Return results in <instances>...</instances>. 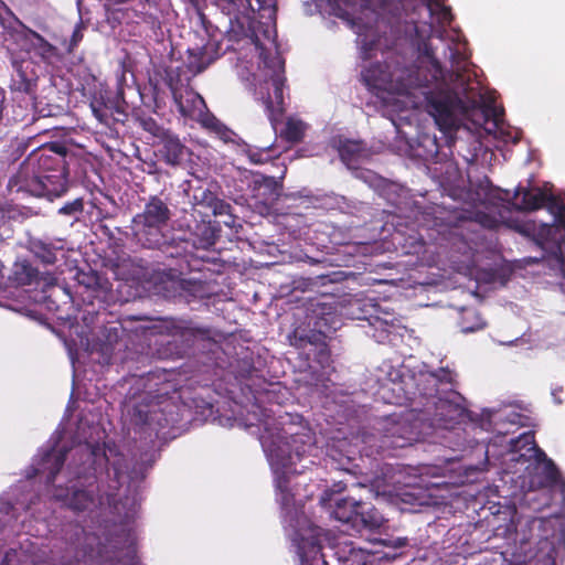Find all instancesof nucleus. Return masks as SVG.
<instances>
[{
	"instance_id": "nucleus-6",
	"label": "nucleus",
	"mask_w": 565,
	"mask_h": 565,
	"mask_svg": "<svg viewBox=\"0 0 565 565\" xmlns=\"http://www.w3.org/2000/svg\"><path fill=\"white\" fill-rule=\"evenodd\" d=\"M512 447L509 461L513 463L512 472L519 476L520 487L524 492L540 489L565 490V481L554 462L533 443L530 433L522 434Z\"/></svg>"
},
{
	"instance_id": "nucleus-25",
	"label": "nucleus",
	"mask_w": 565,
	"mask_h": 565,
	"mask_svg": "<svg viewBox=\"0 0 565 565\" xmlns=\"http://www.w3.org/2000/svg\"><path fill=\"white\" fill-rule=\"evenodd\" d=\"M210 64V61H201L198 58V55L191 52V60L189 62V65L192 70L195 72H202L207 65Z\"/></svg>"
},
{
	"instance_id": "nucleus-2",
	"label": "nucleus",
	"mask_w": 565,
	"mask_h": 565,
	"mask_svg": "<svg viewBox=\"0 0 565 565\" xmlns=\"http://www.w3.org/2000/svg\"><path fill=\"white\" fill-rule=\"evenodd\" d=\"M257 425L263 427L259 439L275 475L279 501L285 512L284 521L288 535L296 546L300 565H327L321 554L327 534L320 527L313 526L299 510L296 505V494L291 493L289 487L290 476L306 468L302 465L299 469L298 462L305 455H311L315 450L316 439L311 428L298 415L280 417L277 422L264 413L263 418H257ZM255 425L254 422L247 424L248 427Z\"/></svg>"
},
{
	"instance_id": "nucleus-21",
	"label": "nucleus",
	"mask_w": 565,
	"mask_h": 565,
	"mask_svg": "<svg viewBox=\"0 0 565 565\" xmlns=\"http://www.w3.org/2000/svg\"><path fill=\"white\" fill-rule=\"evenodd\" d=\"M32 252L45 264H53L56 260V249L41 241L32 243Z\"/></svg>"
},
{
	"instance_id": "nucleus-32",
	"label": "nucleus",
	"mask_w": 565,
	"mask_h": 565,
	"mask_svg": "<svg viewBox=\"0 0 565 565\" xmlns=\"http://www.w3.org/2000/svg\"><path fill=\"white\" fill-rule=\"evenodd\" d=\"M322 503L326 504V505L328 504L329 507H331L332 500L331 499L322 498Z\"/></svg>"
},
{
	"instance_id": "nucleus-29",
	"label": "nucleus",
	"mask_w": 565,
	"mask_h": 565,
	"mask_svg": "<svg viewBox=\"0 0 565 565\" xmlns=\"http://www.w3.org/2000/svg\"><path fill=\"white\" fill-rule=\"evenodd\" d=\"M17 557L15 551H10L6 554L2 565H12L11 562Z\"/></svg>"
},
{
	"instance_id": "nucleus-20",
	"label": "nucleus",
	"mask_w": 565,
	"mask_h": 565,
	"mask_svg": "<svg viewBox=\"0 0 565 565\" xmlns=\"http://www.w3.org/2000/svg\"><path fill=\"white\" fill-rule=\"evenodd\" d=\"M384 522V518L377 510L373 508H366L361 503L360 513L358 516V525L362 524L367 529H377Z\"/></svg>"
},
{
	"instance_id": "nucleus-16",
	"label": "nucleus",
	"mask_w": 565,
	"mask_h": 565,
	"mask_svg": "<svg viewBox=\"0 0 565 565\" xmlns=\"http://www.w3.org/2000/svg\"><path fill=\"white\" fill-rule=\"evenodd\" d=\"M65 455L61 449L53 448L47 452L38 468L39 472H47V480L53 481L55 473L60 470V467L64 462Z\"/></svg>"
},
{
	"instance_id": "nucleus-14",
	"label": "nucleus",
	"mask_w": 565,
	"mask_h": 565,
	"mask_svg": "<svg viewBox=\"0 0 565 565\" xmlns=\"http://www.w3.org/2000/svg\"><path fill=\"white\" fill-rule=\"evenodd\" d=\"M258 184L256 198L262 200L265 204L274 203L280 195V184L275 178L263 177L260 181H256Z\"/></svg>"
},
{
	"instance_id": "nucleus-8",
	"label": "nucleus",
	"mask_w": 565,
	"mask_h": 565,
	"mask_svg": "<svg viewBox=\"0 0 565 565\" xmlns=\"http://www.w3.org/2000/svg\"><path fill=\"white\" fill-rule=\"evenodd\" d=\"M174 100L183 116L190 117L205 127H216V119L207 111L204 99L198 93L192 89L174 92Z\"/></svg>"
},
{
	"instance_id": "nucleus-4",
	"label": "nucleus",
	"mask_w": 565,
	"mask_h": 565,
	"mask_svg": "<svg viewBox=\"0 0 565 565\" xmlns=\"http://www.w3.org/2000/svg\"><path fill=\"white\" fill-rule=\"evenodd\" d=\"M250 46L253 55L245 65L247 79L253 86L255 97L264 104L276 128L274 117L282 110L285 77L275 30H266L263 40L256 35Z\"/></svg>"
},
{
	"instance_id": "nucleus-1",
	"label": "nucleus",
	"mask_w": 565,
	"mask_h": 565,
	"mask_svg": "<svg viewBox=\"0 0 565 565\" xmlns=\"http://www.w3.org/2000/svg\"><path fill=\"white\" fill-rule=\"evenodd\" d=\"M430 23L415 24L418 56L416 62L401 68L394 62L374 63L361 73L365 86L393 110L424 109L445 134L465 126L467 129L483 128L489 135L503 141L518 140V132H507L501 113L495 107L463 106L456 88L475 90L469 86L477 74L460 34H446L445 26L451 21L449 8L440 0L427 4Z\"/></svg>"
},
{
	"instance_id": "nucleus-15",
	"label": "nucleus",
	"mask_w": 565,
	"mask_h": 565,
	"mask_svg": "<svg viewBox=\"0 0 565 565\" xmlns=\"http://www.w3.org/2000/svg\"><path fill=\"white\" fill-rule=\"evenodd\" d=\"M105 460L111 466L115 481L113 486H109L110 489H116L118 484H124L131 480V477L128 476L124 470V461L121 458H117L116 451L111 447H107V450L104 451Z\"/></svg>"
},
{
	"instance_id": "nucleus-9",
	"label": "nucleus",
	"mask_w": 565,
	"mask_h": 565,
	"mask_svg": "<svg viewBox=\"0 0 565 565\" xmlns=\"http://www.w3.org/2000/svg\"><path fill=\"white\" fill-rule=\"evenodd\" d=\"M363 15L367 20L365 23L363 22L362 17H350L349 13H344L342 18L349 22L350 26L358 34L361 50L366 56L369 55V52L373 51L380 45V40H375L376 31L373 30L372 24L375 21V13L373 11L366 10L363 12Z\"/></svg>"
},
{
	"instance_id": "nucleus-23",
	"label": "nucleus",
	"mask_w": 565,
	"mask_h": 565,
	"mask_svg": "<svg viewBox=\"0 0 565 565\" xmlns=\"http://www.w3.org/2000/svg\"><path fill=\"white\" fill-rule=\"evenodd\" d=\"M166 148L168 150V159L171 162L178 161L180 156L182 154L183 147L178 140L170 139L166 143Z\"/></svg>"
},
{
	"instance_id": "nucleus-33",
	"label": "nucleus",
	"mask_w": 565,
	"mask_h": 565,
	"mask_svg": "<svg viewBox=\"0 0 565 565\" xmlns=\"http://www.w3.org/2000/svg\"><path fill=\"white\" fill-rule=\"evenodd\" d=\"M405 544V541L402 539L397 540L396 546H403Z\"/></svg>"
},
{
	"instance_id": "nucleus-5",
	"label": "nucleus",
	"mask_w": 565,
	"mask_h": 565,
	"mask_svg": "<svg viewBox=\"0 0 565 565\" xmlns=\"http://www.w3.org/2000/svg\"><path fill=\"white\" fill-rule=\"evenodd\" d=\"M25 191L50 200L61 196L67 189L64 153L55 146H43L33 151L19 173L9 181V189Z\"/></svg>"
},
{
	"instance_id": "nucleus-22",
	"label": "nucleus",
	"mask_w": 565,
	"mask_h": 565,
	"mask_svg": "<svg viewBox=\"0 0 565 565\" xmlns=\"http://www.w3.org/2000/svg\"><path fill=\"white\" fill-rule=\"evenodd\" d=\"M136 550L130 542L125 548L116 552L115 565H137Z\"/></svg>"
},
{
	"instance_id": "nucleus-26",
	"label": "nucleus",
	"mask_w": 565,
	"mask_h": 565,
	"mask_svg": "<svg viewBox=\"0 0 565 565\" xmlns=\"http://www.w3.org/2000/svg\"><path fill=\"white\" fill-rule=\"evenodd\" d=\"M418 440L416 435H411L408 437L397 436L391 441V446L393 447H405L407 444Z\"/></svg>"
},
{
	"instance_id": "nucleus-18",
	"label": "nucleus",
	"mask_w": 565,
	"mask_h": 565,
	"mask_svg": "<svg viewBox=\"0 0 565 565\" xmlns=\"http://www.w3.org/2000/svg\"><path fill=\"white\" fill-rule=\"evenodd\" d=\"M306 124L296 118L289 117L285 122V128L281 129V135L291 142H297L302 139L306 132Z\"/></svg>"
},
{
	"instance_id": "nucleus-27",
	"label": "nucleus",
	"mask_w": 565,
	"mask_h": 565,
	"mask_svg": "<svg viewBox=\"0 0 565 565\" xmlns=\"http://www.w3.org/2000/svg\"><path fill=\"white\" fill-rule=\"evenodd\" d=\"M83 207L82 205V202L81 201H74L70 204H66L64 205L63 207L60 209V213L62 214H73L75 212H78L81 211Z\"/></svg>"
},
{
	"instance_id": "nucleus-12",
	"label": "nucleus",
	"mask_w": 565,
	"mask_h": 565,
	"mask_svg": "<svg viewBox=\"0 0 565 565\" xmlns=\"http://www.w3.org/2000/svg\"><path fill=\"white\" fill-rule=\"evenodd\" d=\"M333 501V518L343 523L353 522L354 525H358L361 502L352 498L335 499Z\"/></svg>"
},
{
	"instance_id": "nucleus-10",
	"label": "nucleus",
	"mask_w": 565,
	"mask_h": 565,
	"mask_svg": "<svg viewBox=\"0 0 565 565\" xmlns=\"http://www.w3.org/2000/svg\"><path fill=\"white\" fill-rule=\"evenodd\" d=\"M95 489L96 487L93 483H89L84 489L83 484L78 482L72 487V494H63L61 491H57L55 497L75 511L90 510L104 503L102 495H94Z\"/></svg>"
},
{
	"instance_id": "nucleus-13",
	"label": "nucleus",
	"mask_w": 565,
	"mask_h": 565,
	"mask_svg": "<svg viewBox=\"0 0 565 565\" xmlns=\"http://www.w3.org/2000/svg\"><path fill=\"white\" fill-rule=\"evenodd\" d=\"M341 160L349 167L354 168L355 164L367 158V151L359 141L345 140L340 141L338 146Z\"/></svg>"
},
{
	"instance_id": "nucleus-34",
	"label": "nucleus",
	"mask_w": 565,
	"mask_h": 565,
	"mask_svg": "<svg viewBox=\"0 0 565 565\" xmlns=\"http://www.w3.org/2000/svg\"><path fill=\"white\" fill-rule=\"evenodd\" d=\"M554 401L559 404L561 401L558 399V396H556V392H553Z\"/></svg>"
},
{
	"instance_id": "nucleus-11",
	"label": "nucleus",
	"mask_w": 565,
	"mask_h": 565,
	"mask_svg": "<svg viewBox=\"0 0 565 565\" xmlns=\"http://www.w3.org/2000/svg\"><path fill=\"white\" fill-rule=\"evenodd\" d=\"M170 218L168 206L158 198H152L142 213L134 217L137 228L159 230L167 224Z\"/></svg>"
},
{
	"instance_id": "nucleus-31",
	"label": "nucleus",
	"mask_w": 565,
	"mask_h": 565,
	"mask_svg": "<svg viewBox=\"0 0 565 565\" xmlns=\"http://www.w3.org/2000/svg\"><path fill=\"white\" fill-rule=\"evenodd\" d=\"M519 419H520V416L515 413H512L510 416H509V420L510 423L512 424H518L519 423Z\"/></svg>"
},
{
	"instance_id": "nucleus-30",
	"label": "nucleus",
	"mask_w": 565,
	"mask_h": 565,
	"mask_svg": "<svg viewBox=\"0 0 565 565\" xmlns=\"http://www.w3.org/2000/svg\"><path fill=\"white\" fill-rule=\"evenodd\" d=\"M114 495H115L114 493H111V492H107V493H106V501H107V503H109V504H113V503H114V504H115L116 510H117V511H119V508H118L117 503L115 502Z\"/></svg>"
},
{
	"instance_id": "nucleus-17",
	"label": "nucleus",
	"mask_w": 565,
	"mask_h": 565,
	"mask_svg": "<svg viewBox=\"0 0 565 565\" xmlns=\"http://www.w3.org/2000/svg\"><path fill=\"white\" fill-rule=\"evenodd\" d=\"M28 42L30 50L45 62H51L56 55V49L35 32H30Z\"/></svg>"
},
{
	"instance_id": "nucleus-24",
	"label": "nucleus",
	"mask_w": 565,
	"mask_h": 565,
	"mask_svg": "<svg viewBox=\"0 0 565 565\" xmlns=\"http://www.w3.org/2000/svg\"><path fill=\"white\" fill-rule=\"evenodd\" d=\"M98 451H99V448L97 446L93 445L90 441H86L85 445H81L76 449V454H81V455L85 454L87 459H90L92 457H94L96 459L98 456Z\"/></svg>"
},
{
	"instance_id": "nucleus-7",
	"label": "nucleus",
	"mask_w": 565,
	"mask_h": 565,
	"mask_svg": "<svg viewBox=\"0 0 565 565\" xmlns=\"http://www.w3.org/2000/svg\"><path fill=\"white\" fill-rule=\"evenodd\" d=\"M452 382L454 374L448 370H440L438 374L422 373L416 384V390H407L406 394L409 399L416 398L417 395L430 399V403L435 406L437 420L443 422L444 426L447 428L467 417L463 398L459 394L456 392H447L445 397L439 395V388L437 387L439 385H450Z\"/></svg>"
},
{
	"instance_id": "nucleus-19",
	"label": "nucleus",
	"mask_w": 565,
	"mask_h": 565,
	"mask_svg": "<svg viewBox=\"0 0 565 565\" xmlns=\"http://www.w3.org/2000/svg\"><path fill=\"white\" fill-rule=\"evenodd\" d=\"M486 322L473 309H465L460 318V328L463 333L475 332L483 329Z\"/></svg>"
},
{
	"instance_id": "nucleus-28",
	"label": "nucleus",
	"mask_w": 565,
	"mask_h": 565,
	"mask_svg": "<svg viewBox=\"0 0 565 565\" xmlns=\"http://www.w3.org/2000/svg\"><path fill=\"white\" fill-rule=\"evenodd\" d=\"M269 158H270V156L268 153V149L265 151H262V152H250L249 153V159L254 163H263V162L267 161Z\"/></svg>"
},
{
	"instance_id": "nucleus-3",
	"label": "nucleus",
	"mask_w": 565,
	"mask_h": 565,
	"mask_svg": "<svg viewBox=\"0 0 565 565\" xmlns=\"http://www.w3.org/2000/svg\"><path fill=\"white\" fill-rule=\"evenodd\" d=\"M478 204L473 218L487 228H497L507 225L520 230L519 224L510 216L511 206L516 210H536L544 204L553 214L552 224H541L539 239L543 248H551L545 257L546 263L553 270L559 274L565 289V205L555 198L547 196L541 189H523L514 193L510 201V193L500 189L480 188L477 192Z\"/></svg>"
}]
</instances>
